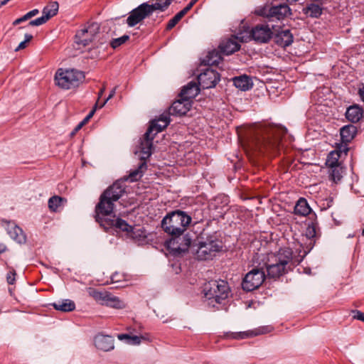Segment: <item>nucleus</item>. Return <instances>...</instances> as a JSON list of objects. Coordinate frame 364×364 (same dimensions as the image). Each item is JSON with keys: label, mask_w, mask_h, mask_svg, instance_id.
I'll return each instance as SVG.
<instances>
[{"label": "nucleus", "mask_w": 364, "mask_h": 364, "mask_svg": "<svg viewBox=\"0 0 364 364\" xmlns=\"http://www.w3.org/2000/svg\"><path fill=\"white\" fill-rule=\"evenodd\" d=\"M131 336L132 335H129V334H127V333H122V334H118L117 335V338L120 341H125V342L127 343V341H130V338H131Z\"/></svg>", "instance_id": "obj_54"}, {"label": "nucleus", "mask_w": 364, "mask_h": 364, "mask_svg": "<svg viewBox=\"0 0 364 364\" xmlns=\"http://www.w3.org/2000/svg\"><path fill=\"white\" fill-rule=\"evenodd\" d=\"M233 83L236 87L243 91L248 90L252 87V80L247 75L234 77Z\"/></svg>", "instance_id": "obj_30"}, {"label": "nucleus", "mask_w": 364, "mask_h": 364, "mask_svg": "<svg viewBox=\"0 0 364 364\" xmlns=\"http://www.w3.org/2000/svg\"><path fill=\"white\" fill-rule=\"evenodd\" d=\"M273 32L269 25L259 24L252 28L251 36L254 41L264 43H267L272 36Z\"/></svg>", "instance_id": "obj_18"}, {"label": "nucleus", "mask_w": 364, "mask_h": 364, "mask_svg": "<svg viewBox=\"0 0 364 364\" xmlns=\"http://www.w3.org/2000/svg\"><path fill=\"white\" fill-rule=\"evenodd\" d=\"M84 78L83 73L75 69L59 68L55 75V84L64 90L78 87Z\"/></svg>", "instance_id": "obj_6"}, {"label": "nucleus", "mask_w": 364, "mask_h": 364, "mask_svg": "<svg viewBox=\"0 0 364 364\" xmlns=\"http://www.w3.org/2000/svg\"><path fill=\"white\" fill-rule=\"evenodd\" d=\"M359 94L362 100L364 102V86L362 88H360Z\"/></svg>", "instance_id": "obj_59"}, {"label": "nucleus", "mask_w": 364, "mask_h": 364, "mask_svg": "<svg viewBox=\"0 0 364 364\" xmlns=\"http://www.w3.org/2000/svg\"><path fill=\"white\" fill-rule=\"evenodd\" d=\"M272 330L273 328L271 326H264L249 331L227 332L223 336L227 339L241 340L249 337L266 334L270 333Z\"/></svg>", "instance_id": "obj_16"}, {"label": "nucleus", "mask_w": 364, "mask_h": 364, "mask_svg": "<svg viewBox=\"0 0 364 364\" xmlns=\"http://www.w3.org/2000/svg\"><path fill=\"white\" fill-rule=\"evenodd\" d=\"M191 244V239L188 235L171 236L167 241L168 248L174 254L179 255L186 252Z\"/></svg>", "instance_id": "obj_14"}, {"label": "nucleus", "mask_w": 364, "mask_h": 364, "mask_svg": "<svg viewBox=\"0 0 364 364\" xmlns=\"http://www.w3.org/2000/svg\"><path fill=\"white\" fill-rule=\"evenodd\" d=\"M191 222V218L181 210L173 211L161 221V227L171 236L181 235Z\"/></svg>", "instance_id": "obj_3"}, {"label": "nucleus", "mask_w": 364, "mask_h": 364, "mask_svg": "<svg viewBox=\"0 0 364 364\" xmlns=\"http://www.w3.org/2000/svg\"><path fill=\"white\" fill-rule=\"evenodd\" d=\"M47 19L43 16H41L39 18H37L34 20H32L29 22V26H41V25H43L45 23L47 22Z\"/></svg>", "instance_id": "obj_44"}, {"label": "nucleus", "mask_w": 364, "mask_h": 364, "mask_svg": "<svg viewBox=\"0 0 364 364\" xmlns=\"http://www.w3.org/2000/svg\"><path fill=\"white\" fill-rule=\"evenodd\" d=\"M311 209L309 205L307 200L304 198H299L294 207V213L301 216H306L311 213Z\"/></svg>", "instance_id": "obj_31"}, {"label": "nucleus", "mask_w": 364, "mask_h": 364, "mask_svg": "<svg viewBox=\"0 0 364 364\" xmlns=\"http://www.w3.org/2000/svg\"><path fill=\"white\" fill-rule=\"evenodd\" d=\"M316 230L314 225H310L307 227L305 234L301 236L297 244L295 245V249L299 255L295 259V262H300L306 255L312 250L315 244V237Z\"/></svg>", "instance_id": "obj_9"}, {"label": "nucleus", "mask_w": 364, "mask_h": 364, "mask_svg": "<svg viewBox=\"0 0 364 364\" xmlns=\"http://www.w3.org/2000/svg\"><path fill=\"white\" fill-rule=\"evenodd\" d=\"M125 280L126 275L122 273L115 272L111 276V282L113 284L120 283L122 282H124Z\"/></svg>", "instance_id": "obj_42"}, {"label": "nucleus", "mask_w": 364, "mask_h": 364, "mask_svg": "<svg viewBox=\"0 0 364 364\" xmlns=\"http://www.w3.org/2000/svg\"><path fill=\"white\" fill-rule=\"evenodd\" d=\"M95 347L103 351H109L114 348V339L112 336L98 334L95 337Z\"/></svg>", "instance_id": "obj_23"}, {"label": "nucleus", "mask_w": 364, "mask_h": 364, "mask_svg": "<svg viewBox=\"0 0 364 364\" xmlns=\"http://www.w3.org/2000/svg\"><path fill=\"white\" fill-rule=\"evenodd\" d=\"M193 5L194 4H193L190 1V3L183 9H182L181 11H179L178 14H181V16L182 17H183L188 13V11L191 9V8L193 6Z\"/></svg>", "instance_id": "obj_50"}, {"label": "nucleus", "mask_w": 364, "mask_h": 364, "mask_svg": "<svg viewBox=\"0 0 364 364\" xmlns=\"http://www.w3.org/2000/svg\"><path fill=\"white\" fill-rule=\"evenodd\" d=\"M199 91L200 89L196 82H190L183 87L179 94V97H183L185 100H190L192 102V99L198 95Z\"/></svg>", "instance_id": "obj_26"}, {"label": "nucleus", "mask_w": 364, "mask_h": 364, "mask_svg": "<svg viewBox=\"0 0 364 364\" xmlns=\"http://www.w3.org/2000/svg\"><path fill=\"white\" fill-rule=\"evenodd\" d=\"M33 38V36L31 34L26 33L25 35V40L19 43L18 47L15 49V51H18L22 50L26 47V44L30 42Z\"/></svg>", "instance_id": "obj_43"}, {"label": "nucleus", "mask_w": 364, "mask_h": 364, "mask_svg": "<svg viewBox=\"0 0 364 364\" xmlns=\"http://www.w3.org/2000/svg\"><path fill=\"white\" fill-rule=\"evenodd\" d=\"M155 136L152 134L146 136V132L144 134L140 142V152L141 161L139 164L137 168L132 171L129 175L130 181H136L141 178L144 172L146 170L147 166L145 160L151 155V149L153 147V139Z\"/></svg>", "instance_id": "obj_7"}, {"label": "nucleus", "mask_w": 364, "mask_h": 364, "mask_svg": "<svg viewBox=\"0 0 364 364\" xmlns=\"http://www.w3.org/2000/svg\"><path fill=\"white\" fill-rule=\"evenodd\" d=\"M264 279V267L259 263L245 274L242 282V287L246 291H253L262 284Z\"/></svg>", "instance_id": "obj_11"}, {"label": "nucleus", "mask_w": 364, "mask_h": 364, "mask_svg": "<svg viewBox=\"0 0 364 364\" xmlns=\"http://www.w3.org/2000/svg\"><path fill=\"white\" fill-rule=\"evenodd\" d=\"M105 90V87H102V88L100 90V91L99 92V94H98V100H97V102H98V105H97V108H100V105L101 104V103H100V97H102V95H103V93H104Z\"/></svg>", "instance_id": "obj_56"}, {"label": "nucleus", "mask_w": 364, "mask_h": 364, "mask_svg": "<svg viewBox=\"0 0 364 364\" xmlns=\"http://www.w3.org/2000/svg\"><path fill=\"white\" fill-rule=\"evenodd\" d=\"M263 15L269 18V21H273L274 19L282 20L291 15V10L287 4H281L271 7L268 13Z\"/></svg>", "instance_id": "obj_21"}, {"label": "nucleus", "mask_w": 364, "mask_h": 364, "mask_svg": "<svg viewBox=\"0 0 364 364\" xmlns=\"http://www.w3.org/2000/svg\"><path fill=\"white\" fill-rule=\"evenodd\" d=\"M16 274V271L13 268L7 273L6 281L9 284H14L15 283Z\"/></svg>", "instance_id": "obj_46"}, {"label": "nucleus", "mask_w": 364, "mask_h": 364, "mask_svg": "<svg viewBox=\"0 0 364 364\" xmlns=\"http://www.w3.org/2000/svg\"><path fill=\"white\" fill-rule=\"evenodd\" d=\"M222 58L219 53L216 50H213L208 53L203 62L205 64L213 65H218L221 61Z\"/></svg>", "instance_id": "obj_36"}, {"label": "nucleus", "mask_w": 364, "mask_h": 364, "mask_svg": "<svg viewBox=\"0 0 364 364\" xmlns=\"http://www.w3.org/2000/svg\"><path fill=\"white\" fill-rule=\"evenodd\" d=\"M130 341H127V344L137 346L141 343V340H145L144 336H131Z\"/></svg>", "instance_id": "obj_45"}, {"label": "nucleus", "mask_w": 364, "mask_h": 364, "mask_svg": "<svg viewBox=\"0 0 364 364\" xmlns=\"http://www.w3.org/2000/svg\"><path fill=\"white\" fill-rule=\"evenodd\" d=\"M193 5L194 4H193L190 1V3L183 9H182L181 11H179L178 14H181V16L182 17H183L188 13V11L191 9V8L193 6Z\"/></svg>", "instance_id": "obj_52"}, {"label": "nucleus", "mask_w": 364, "mask_h": 364, "mask_svg": "<svg viewBox=\"0 0 364 364\" xmlns=\"http://www.w3.org/2000/svg\"><path fill=\"white\" fill-rule=\"evenodd\" d=\"M7 232L9 236L18 243H25L26 237L23 230L14 223H9L7 225Z\"/></svg>", "instance_id": "obj_25"}, {"label": "nucleus", "mask_w": 364, "mask_h": 364, "mask_svg": "<svg viewBox=\"0 0 364 364\" xmlns=\"http://www.w3.org/2000/svg\"><path fill=\"white\" fill-rule=\"evenodd\" d=\"M343 173V169L341 166L329 167L330 178L335 183H337L342 178Z\"/></svg>", "instance_id": "obj_38"}, {"label": "nucleus", "mask_w": 364, "mask_h": 364, "mask_svg": "<svg viewBox=\"0 0 364 364\" xmlns=\"http://www.w3.org/2000/svg\"><path fill=\"white\" fill-rule=\"evenodd\" d=\"M287 130L281 125L264 124L259 125L248 143L250 149L259 151H277L282 137Z\"/></svg>", "instance_id": "obj_1"}, {"label": "nucleus", "mask_w": 364, "mask_h": 364, "mask_svg": "<svg viewBox=\"0 0 364 364\" xmlns=\"http://www.w3.org/2000/svg\"><path fill=\"white\" fill-rule=\"evenodd\" d=\"M100 26L97 23H92L87 28L78 31L75 35L76 43L85 46L92 41L99 33Z\"/></svg>", "instance_id": "obj_15"}, {"label": "nucleus", "mask_w": 364, "mask_h": 364, "mask_svg": "<svg viewBox=\"0 0 364 364\" xmlns=\"http://www.w3.org/2000/svg\"><path fill=\"white\" fill-rule=\"evenodd\" d=\"M169 114L164 113L158 119H154L146 131V136L150 134L156 136L159 132L163 131L170 123Z\"/></svg>", "instance_id": "obj_20"}, {"label": "nucleus", "mask_w": 364, "mask_h": 364, "mask_svg": "<svg viewBox=\"0 0 364 364\" xmlns=\"http://www.w3.org/2000/svg\"><path fill=\"white\" fill-rule=\"evenodd\" d=\"M353 313V318L360 320L364 322V313H362L360 311H354Z\"/></svg>", "instance_id": "obj_47"}, {"label": "nucleus", "mask_w": 364, "mask_h": 364, "mask_svg": "<svg viewBox=\"0 0 364 364\" xmlns=\"http://www.w3.org/2000/svg\"><path fill=\"white\" fill-rule=\"evenodd\" d=\"M26 18H27V20L31 18V16L29 15L28 12L26 13L25 15Z\"/></svg>", "instance_id": "obj_62"}, {"label": "nucleus", "mask_w": 364, "mask_h": 364, "mask_svg": "<svg viewBox=\"0 0 364 364\" xmlns=\"http://www.w3.org/2000/svg\"><path fill=\"white\" fill-rule=\"evenodd\" d=\"M357 133V129L354 125H346L341 129L340 134L342 142L348 144L350 142Z\"/></svg>", "instance_id": "obj_27"}, {"label": "nucleus", "mask_w": 364, "mask_h": 364, "mask_svg": "<svg viewBox=\"0 0 364 364\" xmlns=\"http://www.w3.org/2000/svg\"><path fill=\"white\" fill-rule=\"evenodd\" d=\"M9 0H0V7L5 5Z\"/></svg>", "instance_id": "obj_61"}, {"label": "nucleus", "mask_w": 364, "mask_h": 364, "mask_svg": "<svg viewBox=\"0 0 364 364\" xmlns=\"http://www.w3.org/2000/svg\"><path fill=\"white\" fill-rule=\"evenodd\" d=\"M341 150H335L330 152L327 156L326 164L329 167L340 166L339 159L341 157Z\"/></svg>", "instance_id": "obj_35"}, {"label": "nucleus", "mask_w": 364, "mask_h": 364, "mask_svg": "<svg viewBox=\"0 0 364 364\" xmlns=\"http://www.w3.org/2000/svg\"><path fill=\"white\" fill-rule=\"evenodd\" d=\"M183 17L178 13L176 14L167 23L166 29L171 30L172 29L182 18Z\"/></svg>", "instance_id": "obj_41"}, {"label": "nucleus", "mask_w": 364, "mask_h": 364, "mask_svg": "<svg viewBox=\"0 0 364 364\" xmlns=\"http://www.w3.org/2000/svg\"><path fill=\"white\" fill-rule=\"evenodd\" d=\"M131 336L132 335H129V334H127V333H122V334H118L117 335V338L120 341H125V342L127 343V341H130V338H131Z\"/></svg>", "instance_id": "obj_53"}, {"label": "nucleus", "mask_w": 364, "mask_h": 364, "mask_svg": "<svg viewBox=\"0 0 364 364\" xmlns=\"http://www.w3.org/2000/svg\"><path fill=\"white\" fill-rule=\"evenodd\" d=\"M21 19L22 23L26 21H28L24 15L22 17H21Z\"/></svg>", "instance_id": "obj_63"}, {"label": "nucleus", "mask_w": 364, "mask_h": 364, "mask_svg": "<svg viewBox=\"0 0 364 364\" xmlns=\"http://www.w3.org/2000/svg\"><path fill=\"white\" fill-rule=\"evenodd\" d=\"M363 116V109L358 105L349 107L346 112V118L351 122H358Z\"/></svg>", "instance_id": "obj_29"}, {"label": "nucleus", "mask_w": 364, "mask_h": 364, "mask_svg": "<svg viewBox=\"0 0 364 364\" xmlns=\"http://www.w3.org/2000/svg\"><path fill=\"white\" fill-rule=\"evenodd\" d=\"M294 37L289 29L282 30L276 36V41L282 46L286 47L293 43Z\"/></svg>", "instance_id": "obj_28"}, {"label": "nucleus", "mask_w": 364, "mask_h": 364, "mask_svg": "<svg viewBox=\"0 0 364 364\" xmlns=\"http://www.w3.org/2000/svg\"><path fill=\"white\" fill-rule=\"evenodd\" d=\"M124 193V188L119 183H114L100 196L95 207L96 214L109 216L114 210V202L119 200Z\"/></svg>", "instance_id": "obj_5"}, {"label": "nucleus", "mask_w": 364, "mask_h": 364, "mask_svg": "<svg viewBox=\"0 0 364 364\" xmlns=\"http://www.w3.org/2000/svg\"><path fill=\"white\" fill-rule=\"evenodd\" d=\"M39 13V11L38 9H33L28 12L29 15L32 17L36 16Z\"/></svg>", "instance_id": "obj_57"}, {"label": "nucleus", "mask_w": 364, "mask_h": 364, "mask_svg": "<svg viewBox=\"0 0 364 364\" xmlns=\"http://www.w3.org/2000/svg\"><path fill=\"white\" fill-rule=\"evenodd\" d=\"M173 1V0H156L151 4L148 2L140 4L129 13V16L127 18L128 26L130 27L136 26L146 17L151 16L156 11H165Z\"/></svg>", "instance_id": "obj_4"}, {"label": "nucleus", "mask_w": 364, "mask_h": 364, "mask_svg": "<svg viewBox=\"0 0 364 364\" xmlns=\"http://www.w3.org/2000/svg\"><path fill=\"white\" fill-rule=\"evenodd\" d=\"M219 81V73L210 68H206L198 76V84L203 89L214 87Z\"/></svg>", "instance_id": "obj_17"}, {"label": "nucleus", "mask_w": 364, "mask_h": 364, "mask_svg": "<svg viewBox=\"0 0 364 364\" xmlns=\"http://www.w3.org/2000/svg\"><path fill=\"white\" fill-rule=\"evenodd\" d=\"M305 14L312 18H318L322 14V9L316 4H311L305 9Z\"/></svg>", "instance_id": "obj_37"}, {"label": "nucleus", "mask_w": 364, "mask_h": 364, "mask_svg": "<svg viewBox=\"0 0 364 364\" xmlns=\"http://www.w3.org/2000/svg\"><path fill=\"white\" fill-rule=\"evenodd\" d=\"M58 3L53 1L43 9V16L48 21L51 17L56 15L58 11Z\"/></svg>", "instance_id": "obj_33"}, {"label": "nucleus", "mask_w": 364, "mask_h": 364, "mask_svg": "<svg viewBox=\"0 0 364 364\" xmlns=\"http://www.w3.org/2000/svg\"><path fill=\"white\" fill-rule=\"evenodd\" d=\"M221 249V241L210 235L198 244L195 252L196 257L199 260L211 259Z\"/></svg>", "instance_id": "obj_10"}, {"label": "nucleus", "mask_w": 364, "mask_h": 364, "mask_svg": "<svg viewBox=\"0 0 364 364\" xmlns=\"http://www.w3.org/2000/svg\"><path fill=\"white\" fill-rule=\"evenodd\" d=\"M6 249V246L4 244L0 243V254L4 252Z\"/></svg>", "instance_id": "obj_58"}, {"label": "nucleus", "mask_w": 364, "mask_h": 364, "mask_svg": "<svg viewBox=\"0 0 364 364\" xmlns=\"http://www.w3.org/2000/svg\"><path fill=\"white\" fill-rule=\"evenodd\" d=\"M193 5L194 4H193L190 1V3L183 9H182L181 11H179L178 14H181V16L182 17H183L188 13V11L191 9V8L193 6Z\"/></svg>", "instance_id": "obj_48"}, {"label": "nucleus", "mask_w": 364, "mask_h": 364, "mask_svg": "<svg viewBox=\"0 0 364 364\" xmlns=\"http://www.w3.org/2000/svg\"><path fill=\"white\" fill-rule=\"evenodd\" d=\"M287 2L289 3V4H291V3H294V2H296L298 0H286Z\"/></svg>", "instance_id": "obj_64"}, {"label": "nucleus", "mask_w": 364, "mask_h": 364, "mask_svg": "<svg viewBox=\"0 0 364 364\" xmlns=\"http://www.w3.org/2000/svg\"><path fill=\"white\" fill-rule=\"evenodd\" d=\"M169 114L164 113L158 119H154L146 131V136L150 134L156 136L159 132L163 131L170 123Z\"/></svg>", "instance_id": "obj_19"}, {"label": "nucleus", "mask_w": 364, "mask_h": 364, "mask_svg": "<svg viewBox=\"0 0 364 364\" xmlns=\"http://www.w3.org/2000/svg\"><path fill=\"white\" fill-rule=\"evenodd\" d=\"M129 38V36L127 35H124L119 38L113 39L111 43L110 46L113 48H117L119 47L121 45L124 44L127 41H128Z\"/></svg>", "instance_id": "obj_40"}, {"label": "nucleus", "mask_w": 364, "mask_h": 364, "mask_svg": "<svg viewBox=\"0 0 364 364\" xmlns=\"http://www.w3.org/2000/svg\"><path fill=\"white\" fill-rule=\"evenodd\" d=\"M115 90H116V88L114 87V88L111 92H110V93H109V96L107 97V98L104 102H102L100 105V108L103 107L105 105V104L107 102V101H108L109 100H110L111 98H112V97H113V96H114V94H115Z\"/></svg>", "instance_id": "obj_55"}, {"label": "nucleus", "mask_w": 364, "mask_h": 364, "mask_svg": "<svg viewBox=\"0 0 364 364\" xmlns=\"http://www.w3.org/2000/svg\"><path fill=\"white\" fill-rule=\"evenodd\" d=\"M55 309L63 312L72 311L75 309V302L70 299H63L52 304Z\"/></svg>", "instance_id": "obj_32"}, {"label": "nucleus", "mask_w": 364, "mask_h": 364, "mask_svg": "<svg viewBox=\"0 0 364 364\" xmlns=\"http://www.w3.org/2000/svg\"><path fill=\"white\" fill-rule=\"evenodd\" d=\"M293 252L290 248H282L277 253L267 255L266 262L262 264L265 267L267 276L277 278L287 272L290 269L289 264L293 263Z\"/></svg>", "instance_id": "obj_2"}, {"label": "nucleus", "mask_w": 364, "mask_h": 364, "mask_svg": "<svg viewBox=\"0 0 364 364\" xmlns=\"http://www.w3.org/2000/svg\"><path fill=\"white\" fill-rule=\"evenodd\" d=\"M203 291L207 299L214 300L216 303L221 304L228 297L229 287L223 280H214L205 284Z\"/></svg>", "instance_id": "obj_8"}, {"label": "nucleus", "mask_w": 364, "mask_h": 364, "mask_svg": "<svg viewBox=\"0 0 364 364\" xmlns=\"http://www.w3.org/2000/svg\"><path fill=\"white\" fill-rule=\"evenodd\" d=\"M237 38H239V37L234 36L233 38L223 41L219 46L221 53L228 55L238 50L240 48V45L237 41Z\"/></svg>", "instance_id": "obj_24"}, {"label": "nucleus", "mask_w": 364, "mask_h": 364, "mask_svg": "<svg viewBox=\"0 0 364 364\" xmlns=\"http://www.w3.org/2000/svg\"><path fill=\"white\" fill-rule=\"evenodd\" d=\"M97 105H98V102H96L95 107L90 111V112L87 115V117L76 126V127L74 129V130L71 132L72 136L75 135L92 117L93 114H95V112L97 109Z\"/></svg>", "instance_id": "obj_39"}, {"label": "nucleus", "mask_w": 364, "mask_h": 364, "mask_svg": "<svg viewBox=\"0 0 364 364\" xmlns=\"http://www.w3.org/2000/svg\"><path fill=\"white\" fill-rule=\"evenodd\" d=\"M193 5L194 4H193L190 1V3L183 9H182L181 11H179L178 14H181V16L182 17H183L188 13V11L191 9V8L193 6Z\"/></svg>", "instance_id": "obj_49"}, {"label": "nucleus", "mask_w": 364, "mask_h": 364, "mask_svg": "<svg viewBox=\"0 0 364 364\" xmlns=\"http://www.w3.org/2000/svg\"><path fill=\"white\" fill-rule=\"evenodd\" d=\"M88 292L90 296L102 305L119 309L126 307V304L123 301L108 291H100L95 289H90Z\"/></svg>", "instance_id": "obj_12"}, {"label": "nucleus", "mask_w": 364, "mask_h": 364, "mask_svg": "<svg viewBox=\"0 0 364 364\" xmlns=\"http://www.w3.org/2000/svg\"><path fill=\"white\" fill-rule=\"evenodd\" d=\"M191 107V102L185 100L183 97H179L178 100L173 102L168 109V114L182 116L185 115Z\"/></svg>", "instance_id": "obj_22"}, {"label": "nucleus", "mask_w": 364, "mask_h": 364, "mask_svg": "<svg viewBox=\"0 0 364 364\" xmlns=\"http://www.w3.org/2000/svg\"><path fill=\"white\" fill-rule=\"evenodd\" d=\"M112 215L109 216H102V215L96 214V221L102 227L105 231H109L110 229H119L124 232H129L132 230V226L129 225L128 223L119 218H111Z\"/></svg>", "instance_id": "obj_13"}, {"label": "nucleus", "mask_w": 364, "mask_h": 364, "mask_svg": "<svg viewBox=\"0 0 364 364\" xmlns=\"http://www.w3.org/2000/svg\"><path fill=\"white\" fill-rule=\"evenodd\" d=\"M21 23H22L21 19V18H18L16 19L12 23V24H13V26H17V25L20 24Z\"/></svg>", "instance_id": "obj_60"}, {"label": "nucleus", "mask_w": 364, "mask_h": 364, "mask_svg": "<svg viewBox=\"0 0 364 364\" xmlns=\"http://www.w3.org/2000/svg\"><path fill=\"white\" fill-rule=\"evenodd\" d=\"M65 202L66 200L65 198L58 196H55L49 198L48 207L50 210L56 212L58 210L60 207L64 205V203Z\"/></svg>", "instance_id": "obj_34"}, {"label": "nucleus", "mask_w": 364, "mask_h": 364, "mask_svg": "<svg viewBox=\"0 0 364 364\" xmlns=\"http://www.w3.org/2000/svg\"><path fill=\"white\" fill-rule=\"evenodd\" d=\"M193 5L194 4H193L190 1V3L183 9H182L181 11H179L178 14H181V16L182 17H183L188 13V11L191 9V8L193 6Z\"/></svg>", "instance_id": "obj_51"}]
</instances>
